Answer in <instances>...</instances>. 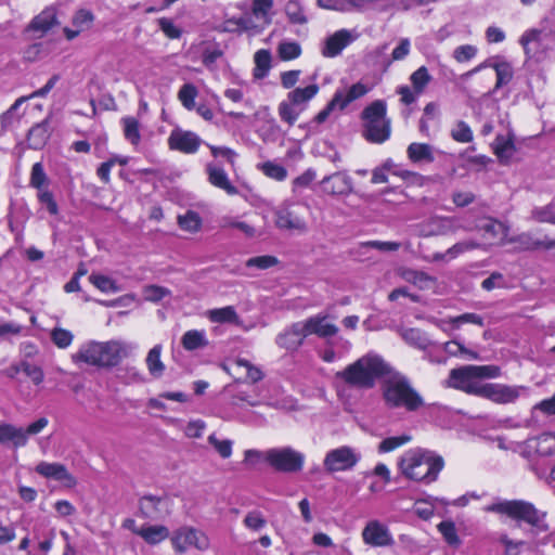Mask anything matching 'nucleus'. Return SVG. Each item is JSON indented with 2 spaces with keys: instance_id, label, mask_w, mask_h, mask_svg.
<instances>
[{
  "instance_id": "f257e3e1",
  "label": "nucleus",
  "mask_w": 555,
  "mask_h": 555,
  "mask_svg": "<svg viewBox=\"0 0 555 555\" xmlns=\"http://www.w3.org/2000/svg\"><path fill=\"white\" fill-rule=\"evenodd\" d=\"M389 372L390 365L380 356L370 352L338 371L335 377L349 388L367 390Z\"/></svg>"
},
{
  "instance_id": "f03ea898",
  "label": "nucleus",
  "mask_w": 555,
  "mask_h": 555,
  "mask_svg": "<svg viewBox=\"0 0 555 555\" xmlns=\"http://www.w3.org/2000/svg\"><path fill=\"white\" fill-rule=\"evenodd\" d=\"M443 466L440 455L421 448L405 451L398 462L399 470L406 479L427 485L437 480Z\"/></svg>"
},
{
  "instance_id": "7ed1b4c3",
  "label": "nucleus",
  "mask_w": 555,
  "mask_h": 555,
  "mask_svg": "<svg viewBox=\"0 0 555 555\" xmlns=\"http://www.w3.org/2000/svg\"><path fill=\"white\" fill-rule=\"evenodd\" d=\"M382 395L386 406L389 409H404L408 412H415L425 404L423 397L413 388L409 378L391 366L390 372L384 376Z\"/></svg>"
},
{
  "instance_id": "20e7f679",
  "label": "nucleus",
  "mask_w": 555,
  "mask_h": 555,
  "mask_svg": "<svg viewBox=\"0 0 555 555\" xmlns=\"http://www.w3.org/2000/svg\"><path fill=\"white\" fill-rule=\"evenodd\" d=\"M135 348L134 345L121 340L91 341L81 346L75 358L90 365L109 367L129 357Z\"/></svg>"
},
{
  "instance_id": "39448f33",
  "label": "nucleus",
  "mask_w": 555,
  "mask_h": 555,
  "mask_svg": "<svg viewBox=\"0 0 555 555\" xmlns=\"http://www.w3.org/2000/svg\"><path fill=\"white\" fill-rule=\"evenodd\" d=\"M501 370L495 365H464L453 369L449 375V386L469 395L481 397L485 384L482 378H496Z\"/></svg>"
},
{
  "instance_id": "423d86ee",
  "label": "nucleus",
  "mask_w": 555,
  "mask_h": 555,
  "mask_svg": "<svg viewBox=\"0 0 555 555\" xmlns=\"http://www.w3.org/2000/svg\"><path fill=\"white\" fill-rule=\"evenodd\" d=\"M364 138L372 143H383L390 137V121L386 118V103L376 100L362 112Z\"/></svg>"
},
{
  "instance_id": "0eeeda50",
  "label": "nucleus",
  "mask_w": 555,
  "mask_h": 555,
  "mask_svg": "<svg viewBox=\"0 0 555 555\" xmlns=\"http://www.w3.org/2000/svg\"><path fill=\"white\" fill-rule=\"evenodd\" d=\"M274 225L281 231L302 235L309 230L302 208L294 203H284L273 211Z\"/></svg>"
},
{
  "instance_id": "6e6552de",
  "label": "nucleus",
  "mask_w": 555,
  "mask_h": 555,
  "mask_svg": "<svg viewBox=\"0 0 555 555\" xmlns=\"http://www.w3.org/2000/svg\"><path fill=\"white\" fill-rule=\"evenodd\" d=\"M483 509L507 515L513 519L522 520L532 526L538 525L541 520V515L533 504L521 500L499 501L487 505Z\"/></svg>"
},
{
  "instance_id": "1a4fd4ad",
  "label": "nucleus",
  "mask_w": 555,
  "mask_h": 555,
  "mask_svg": "<svg viewBox=\"0 0 555 555\" xmlns=\"http://www.w3.org/2000/svg\"><path fill=\"white\" fill-rule=\"evenodd\" d=\"M267 463L276 472L298 473L302 469L305 455L291 448H272L267 450Z\"/></svg>"
},
{
  "instance_id": "9d476101",
  "label": "nucleus",
  "mask_w": 555,
  "mask_h": 555,
  "mask_svg": "<svg viewBox=\"0 0 555 555\" xmlns=\"http://www.w3.org/2000/svg\"><path fill=\"white\" fill-rule=\"evenodd\" d=\"M360 460L359 451L349 446H341L326 453L323 465L328 473L347 472L353 469Z\"/></svg>"
},
{
  "instance_id": "9b49d317",
  "label": "nucleus",
  "mask_w": 555,
  "mask_h": 555,
  "mask_svg": "<svg viewBox=\"0 0 555 555\" xmlns=\"http://www.w3.org/2000/svg\"><path fill=\"white\" fill-rule=\"evenodd\" d=\"M171 543L179 554L185 553L191 546L198 551H206L210 545L208 537L203 531L188 526L181 527L172 533Z\"/></svg>"
},
{
  "instance_id": "f8f14e48",
  "label": "nucleus",
  "mask_w": 555,
  "mask_h": 555,
  "mask_svg": "<svg viewBox=\"0 0 555 555\" xmlns=\"http://www.w3.org/2000/svg\"><path fill=\"white\" fill-rule=\"evenodd\" d=\"M57 80L59 76L54 75L39 90L33 92L28 96L18 98L14 102V104L0 116L1 132H7L15 129L18 126L22 118V116L17 113L18 107L29 99L46 96L53 89Z\"/></svg>"
},
{
  "instance_id": "ddd939ff",
  "label": "nucleus",
  "mask_w": 555,
  "mask_h": 555,
  "mask_svg": "<svg viewBox=\"0 0 555 555\" xmlns=\"http://www.w3.org/2000/svg\"><path fill=\"white\" fill-rule=\"evenodd\" d=\"M139 509L144 518L162 520L171 514L172 501L168 495H144L139 500Z\"/></svg>"
},
{
  "instance_id": "4468645a",
  "label": "nucleus",
  "mask_w": 555,
  "mask_h": 555,
  "mask_svg": "<svg viewBox=\"0 0 555 555\" xmlns=\"http://www.w3.org/2000/svg\"><path fill=\"white\" fill-rule=\"evenodd\" d=\"M461 229V220L455 217H433L418 225L420 235L424 237L448 235Z\"/></svg>"
},
{
  "instance_id": "2eb2a0df",
  "label": "nucleus",
  "mask_w": 555,
  "mask_h": 555,
  "mask_svg": "<svg viewBox=\"0 0 555 555\" xmlns=\"http://www.w3.org/2000/svg\"><path fill=\"white\" fill-rule=\"evenodd\" d=\"M521 390H525V387L489 383L485 384L481 397L499 404H507L515 402Z\"/></svg>"
},
{
  "instance_id": "dca6fc26",
  "label": "nucleus",
  "mask_w": 555,
  "mask_h": 555,
  "mask_svg": "<svg viewBox=\"0 0 555 555\" xmlns=\"http://www.w3.org/2000/svg\"><path fill=\"white\" fill-rule=\"evenodd\" d=\"M321 185L324 193L333 196H346L353 192V181L346 171L325 176Z\"/></svg>"
},
{
  "instance_id": "f3484780",
  "label": "nucleus",
  "mask_w": 555,
  "mask_h": 555,
  "mask_svg": "<svg viewBox=\"0 0 555 555\" xmlns=\"http://www.w3.org/2000/svg\"><path fill=\"white\" fill-rule=\"evenodd\" d=\"M362 539L365 544L374 547L390 546L393 538L389 529L378 520H370L362 530Z\"/></svg>"
},
{
  "instance_id": "a211bd4d",
  "label": "nucleus",
  "mask_w": 555,
  "mask_h": 555,
  "mask_svg": "<svg viewBox=\"0 0 555 555\" xmlns=\"http://www.w3.org/2000/svg\"><path fill=\"white\" fill-rule=\"evenodd\" d=\"M201 143L202 140L196 133L181 129L172 130L168 138L169 147L184 154L197 152Z\"/></svg>"
},
{
  "instance_id": "6ab92c4d",
  "label": "nucleus",
  "mask_w": 555,
  "mask_h": 555,
  "mask_svg": "<svg viewBox=\"0 0 555 555\" xmlns=\"http://www.w3.org/2000/svg\"><path fill=\"white\" fill-rule=\"evenodd\" d=\"M306 337V331L302 321H300L293 323L280 333L275 338V343L285 350L296 351L304 344Z\"/></svg>"
},
{
  "instance_id": "aec40b11",
  "label": "nucleus",
  "mask_w": 555,
  "mask_h": 555,
  "mask_svg": "<svg viewBox=\"0 0 555 555\" xmlns=\"http://www.w3.org/2000/svg\"><path fill=\"white\" fill-rule=\"evenodd\" d=\"M205 172H206L208 182L212 186L224 191L228 195L238 194V189L231 182L228 173L219 164H217V163L206 164Z\"/></svg>"
},
{
  "instance_id": "412c9836",
  "label": "nucleus",
  "mask_w": 555,
  "mask_h": 555,
  "mask_svg": "<svg viewBox=\"0 0 555 555\" xmlns=\"http://www.w3.org/2000/svg\"><path fill=\"white\" fill-rule=\"evenodd\" d=\"M357 35L348 29H340L331 35L322 49V54L325 57H335L340 52L357 39Z\"/></svg>"
},
{
  "instance_id": "4be33fe9",
  "label": "nucleus",
  "mask_w": 555,
  "mask_h": 555,
  "mask_svg": "<svg viewBox=\"0 0 555 555\" xmlns=\"http://www.w3.org/2000/svg\"><path fill=\"white\" fill-rule=\"evenodd\" d=\"M35 469L39 475L61 481L68 488L76 486L75 477L69 474L63 464L40 462Z\"/></svg>"
},
{
  "instance_id": "5701e85b",
  "label": "nucleus",
  "mask_w": 555,
  "mask_h": 555,
  "mask_svg": "<svg viewBox=\"0 0 555 555\" xmlns=\"http://www.w3.org/2000/svg\"><path fill=\"white\" fill-rule=\"evenodd\" d=\"M306 335H317L322 338L333 337L338 333V327L327 322V317L322 314H317L308 318L302 321Z\"/></svg>"
},
{
  "instance_id": "b1692460",
  "label": "nucleus",
  "mask_w": 555,
  "mask_h": 555,
  "mask_svg": "<svg viewBox=\"0 0 555 555\" xmlns=\"http://www.w3.org/2000/svg\"><path fill=\"white\" fill-rule=\"evenodd\" d=\"M399 275L405 282L415 285L417 288L422 291L430 289L435 287L437 283L436 278L427 274L424 271H418L410 268H401L399 270Z\"/></svg>"
},
{
  "instance_id": "393cba45",
  "label": "nucleus",
  "mask_w": 555,
  "mask_h": 555,
  "mask_svg": "<svg viewBox=\"0 0 555 555\" xmlns=\"http://www.w3.org/2000/svg\"><path fill=\"white\" fill-rule=\"evenodd\" d=\"M94 21L93 14L88 10H79L73 16L74 28L65 27L64 34L68 40H73L79 36L80 33L89 29Z\"/></svg>"
},
{
  "instance_id": "a878e982",
  "label": "nucleus",
  "mask_w": 555,
  "mask_h": 555,
  "mask_svg": "<svg viewBox=\"0 0 555 555\" xmlns=\"http://www.w3.org/2000/svg\"><path fill=\"white\" fill-rule=\"evenodd\" d=\"M0 443H12L14 448L26 446L27 437L24 428L8 423H0Z\"/></svg>"
},
{
  "instance_id": "bb28decb",
  "label": "nucleus",
  "mask_w": 555,
  "mask_h": 555,
  "mask_svg": "<svg viewBox=\"0 0 555 555\" xmlns=\"http://www.w3.org/2000/svg\"><path fill=\"white\" fill-rule=\"evenodd\" d=\"M511 243L518 244L525 250H535L540 248L552 249L555 248V241L545 238H535L531 233H520L509 240Z\"/></svg>"
},
{
  "instance_id": "cd10ccee",
  "label": "nucleus",
  "mask_w": 555,
  "mask_h": 555,
  "mask_svg": "<svg viewBox=\"0 0 555 555\" xmlns=\"http://www.w3.org/2000/svg\"><path fill=\"white\" fill-rule=\"evenodd\" d=\"M49 138L50 125L49 119L46 118L30 128L27 135V142L30 149L38 150L44 146Z\"/></svg>"
},
{
  "instance_id": "c85d7f7f",
  "label": "nucleus",
  "mask_w": 555,
  "mask_h": 555,
  "mask_svg": "<svg viewBox=\"0 0 555 555\" xmlns=\"http://www.w3.org/2000/svg\"><path fill=\"white\" fill-rule=\"evenodd\" d=\"M241 370H244L245 376L237 377L236 382L255 384L263 378V373L259 367L255 366L245 359H236L233 362L234 374H240Z\"/></svg>"
},
{
  "instance_id": "c756f323",
  "label": "nucleus",
  "mask_w": 555,
  "mask_h": 555,
  "mask_svg": "<svg viewBox=\"0 0 555 555\" xmlns=\"http://www.w3.org/2000/svg\"><path fill=\"white\" fill-rule=\"evenodd\" d=\"M488 66H492L496 73V85L495 88L499 89L504 85H507L513 78V69L512 66L507 62H498L494 64H490L488 62L481 63L474 69H472L467 75H473L478 73L482 68Z\"/></svg>"
},
{
  "instance_id": "7c9ffc66",
  "label": "nucleus",
  "mask_w": 555,
  "mask_h": 555,
  "mask_svg": "<svg viewBox=\"0 0 555 555\" xmlns=\"http://www.w3.org/2000/svg\"><path fill=\"white\" fill-rule=\"evenodd\" d=\"M57 24L56 10L53 7L44 9L38 14L30 24V28L34 31H38L41 35L49 31L53 26Z\"/></svg>"
},
{
  "instance_id": "2f4dec72",
  "label": "nucleus",
  "mask_w": 555,
  "mask_h": 555,
  "mask_svg": "<svg viewBox=\"0 0 555 555\" xmlns=\"http://www.w3.org/2000/svg\"><path fill=\"white\" fill-rule=\"evenodd\" d=\"M406 154L413 163H433L435 160L434 147L426 143H411L408 146Z\"/></svg>"
},
{
  "instance_id": "473e14b6",
  "label": "nucleus",
  "mask_w": 555,
  "mask_h": 555,
  "mask_svg": "<svg viewBox=\"0 0 555 555\" xmlns=\"http://www.w3.org/2000/svg\"><path fill=\"white\" fill-rule=\"evenodd\" d=\"M206 315L214 323H230L235 325H240L242 323L238 314L232 306L208 310Z\"/></svg>"
},
{
  "instance_id": "72a5a7b5",
  "label": "nucleus",
  "mask_w": 555,
  "mask_h": 555,
  "mask_svg": "<svg viewBox=\"0 0 555 555\" xmlns=\"http://www.w3.org/2000/svg\"><path fill=\"white\" fill-rule=\"evenodd\" d=\"M163 351L162 345H155L149 352L145 359V364L149 373L154 378H159L163 376L165 372V364L160 359V354Z\"/></svg>"
},
{
  "instance_id": "f704fd0d",
  "label": "nucleus",
  "mask_w": 555,
  "mask_h": 555,
  "mask_svg": "<svg viewBox=\"0 0 555 555\" xmlns=\"http://www.w3.org/2000/svg\"><path fill=\"white\" fill-rule=\"evenodd\" d=\"M319 92V86L313 83L305 88H296L287 94V99L299 108H306V104Z\"/></svg>"
},
{
  "instance_id": "c9c22d12",
  "label": "nucleus",
  "mask_w": 555,
  "mask_h": 555,
  "mask_svg": "<svg viewBox=\"0 0 555 555\" xmlns=\"http://www.w3.org/2000/svg\"><path fill=\"white\" fill-rule=\"evenodd\" d=\"M181 344L185 350L193 351L207 347L208 339L205 331L190 330L183 334Z\"/></svg>"
},
{
  "instance_id": "e433bc0d",
  "label": "nucleus",
  "mask_w": 555,
  "mask_h": 555,
  "mask_svg": "<svg viewBox=\"0 0 555 555\" xmlns=\"http://www.w3.org/2000/svg\"><path fill=\"white\" fill-rule=\"evenodd\" d=\"M369 92V88L361 83L352 85L346 92L337 90L334 95H340L339 98V109H344L351 102L364 96Z\"/></svg>"
},
{
  "instance_id": "4c0bfd02",
  "label": "nucleus",
  "mask_w": 555,
  "mask_h": 555,
  "mask_svg": "<svg viewBox=\"0 0 555 555\" xmlns=\"http://www.w3.org/2000/svg\"><path fill=\"white\" fill-rule=\"evenodd\" d=\"M220 227L222 229H236L248 238H253L255 236L260 235V233L257 231L255 227L245 221H240L238 219L231 216L222 217L220 219Z\"/></svg>"
},
{
  "instance_id": "58836bf2",
  "label": "nucleus",
  "mask_w": 555,
  "mask_h": 555,
  "mask_svg": "<svg viewBox=\"0 0 555 555\" xmlns=\"http://www.w3.org/2000/svg\"><path fill=\"white\" fill-rule=\"evenodd\" d=\"M400 335L406 344L414 348L425 350L430 346V340L421 330L403 328L400 331Z\"/></svg>"
},
{
  "instance_id": "ea45409f",
  "label": "nucleus",
  "mask_w": 555,
  "mask_h": 555,
  "mask_svg": "<svg viewBox=\"0 0 555 555\" xmlns=\"http://www.w3.org/2000/svg\"><path fill=\"white\" fill-rule=\"evenodd\" d=\"M139 535L149 544H157L169 537V530L165 526L142 527Z\"/></svg>"
},
{
  "instance_id": "a19ab883",
  "label": "nucleus",
  "mask_w": 555,
  "mask_h": 555,
  "mask_svg": "<svg viewBox=\"0 0 555 555\" xmlns=\"http://www.w3.org/2000/svg\"><path fill=\"white\" fill-rule=\"evenodd\" d=\"M538 454L542 456H551L555 454V435L544 433L532 440Z\"/></svg>"
},
{
  "instance_id": "79ce46f5",
  "label": "nucleus",
  "mask_w": 555,
  "mask_h": 555,
  "mask_svg": "<svg viewBox=\"0 0 555 555\" xmlns=\"http://www.w3.org/2000/svg\"><path fill=\"white\" fill-rule=\"evenodd\" d=\"M515 145L511 138L498 135L494 142V153L501 162L506 163L514 154Z\"/></svg>"
},
{
  "instance_id": "37998d69",
  "label": "nucleus",
  "mask_w": 555,
  "mask_h": 555,
  "mask_svg": "<svg viewBox=\"0 0 555 555\" xmlns=\"http://www.w3.org/2000/svg\"><path fill=\"white\" fill-rule=\"evenodd\" d=\"M273 0H253L251 13L256 20L269 25L272 21Z\"/></svg>"
},
{
  "instance_id": "c03bdc74",
  "label": "nucleus",
  "mask_w": 555,
  "mask_h": 555,
  "mask_svg": "<svg viewBox=\"0 0 555 555\" xmlns=\"http://www.w3.org/2000/svg\"><path fill=\"white\" fill-rule=\"evenodd\" d=\"M431 80L433 77L426 66H421L410 76L412 88L417 94H422Z\"/></svg>"
},
{
  "instance_id": "a18cd8bd",
  "label": "nucleus",
  "mask_w": 555,
  "mask_h": 555,
  "mask_svg": "<svg viewBox=\"0 0 555 555\" xmlns=\"http://www.w3.org/2000/svg\"><path fill=\"white\" fill-rule=\"evenodd\" d=\"M278 111L280 118L287 122L289 126H293L298 119L300 113L304 111V107L299 108L287 99V101L280 103Z\"/></svg>"
},
{
  "instance_id": "49530a36",
  "label": "nucleus",
  "mask_w": 555,
  "mask_h": 555,
  "mask_svg": "<svg viewBox=\"0 0 555 555\" xmlns=\"http://www.w3.org/2000/svg\"><path fill=\"white\" fill-rule=\"evenodd\" d=\"M125 138L133 145H138L141 140L140 124L132 116H126L121 119Z\"/></svg>"
},
{
  "instance_id": "de8ad7c7",
  "label": "nucleus",
  "mask_w": 555,
  "mask_h": 555,
  "mask_svg": "<svg viewBox=\"0 0 555 555\" xmlns=\"http://www.w3.org/2000/svg\"><path fill=\"white\" fill-rule=\"evenodd\" d=\"M89 282L103 293L120 292V286L113 279L103 274L92 273L89 276Z\"/></svg>"
},
{
  "instance_id": "09e8293b",
  "label": "nucleus",
  "mask_w": 555,
  "mask_h": 555,
  "mask_svg": "<svg viewBox=\"0 0 555 555\" xmlns=\"http://www.w3.org/2000/svg\"><path fill=\"white\" fill-rule=\"evenodd\" d=\"M480 229L492 240L503 242L508 233V228L500 221L489 219Z\"/></svg>"
},
{
  "instance_id": "8fccbe9b",
  "label": "nucleus",
  "mask_w": 555,
  "mask_h": 555,
  "mask_svg": "<svg viewBox=\"0 0 555 555\" xmlns=\"http://www.w3.org/2000/svg\"><path fill=\"white\" fill-rule=\"evenodd\" d=\"M438 531L443 537L444 541L453 547L461 544V539L457 535L455 524L452 520H443L437 526Z\"/></svg>"
},
{
  "instance_id": "3c124183",
  "label": "nucleus",
  "mask_w": 555,
  "mask_h": 555,
  "mask_svg": "<svg viewBox=\"0 0 555 555\" xmlns=\"http://www.w3.org/2000/svg\"><path fill=\"white\" fill-rule=\"evenodd\" d=\"M14 371L16 373L23 372L25 373L35 385H40L43 382L44 374L40 366L29 363L27 361H22L20 364L15 365Z\"/></svg>"
},
{
  "instance_id": "603ef678",
  "label": "nucleus",
  "mask_w": 555,
  "mask_h": 555,
  "mask_svg": "<svg viewBox=\"0 0 555 555\" xmlns=\"http://www.w3.org/2000/svg\"><path fill=\"white\" fill-rule=\"evenodd\" d=\"M180 228L188 232H197L202 225L199 215L193 210L186 211L184 215L178 217Z\"/></svg>"
},
{
  "instance_id": "864d4df0",
  "label": "nucleus",
  "mask_w": 555,
  "mask_h": 555,
  "mask_svg": "<svg viewBox=\"0 0 555 555\" xmlns=\"http://www.w3.org/2000/svg\"><path fill=\"white\" fill-rule=\"evenodd\" d=\"M285 14L289 22L293 24H306L308 21L305 15L302 5L296 0H289L286 3Z\"/></svg>"
},
{
  "instance_id": "5fc2aeb1",
  "label": "nucleus",
  "mask_w": 555,
  "mask_h": 555,
  "mask_svg": "<svg viewBox=\"0 0 555 555\" xmlns=\"http://www.w3.org/2000/svg\"><path fill=\"white\" fill-rule=\"evenodd\" d=\"M255 77L262 78L266 76L271 66V54L268 50H259L255 53Z\"/></svg>"
},
{
  "instance_id": "6e6d98bb",
  "label": "nucleus",
  "mask_w": 555,
  "mask_h": 555,
  "mask_svg": "<svg viewBox=\"0 0 555 555\" xmlns=\"http://www.w3.org/2000/svg\"><path fill=\"white\" fill-rule=\"evenodd\" d=\"M197 96V89L192 83H184L179 92L178 99L186 109H193L195 107V99Z\"/></svg>"
},
{
  "instance_id": "4d7b16f0",
  "label": "nucleus",
  "mask_w": 555,
  "mask_h": 555,
  "mask_svg": "<svg viewBox=\"0 0 555 555\" xmlns=\"http://www.w3.org/2000/svg\"><path fill=\"white\" fill-rule=\"evenodd\" d=\"M279 57L283 61L297 59L301 54L299 43L294 41H283L278 47Z\"/></svg>"
},
{
  "instance_id": "13d9d810",
  "label": "nucleus",
  "mask_w": 555,
  "mask_h": 555,
  "mask_svg": "<svg viewBox=\"0 0 555 555\" xmlns=\"http://www.w3.org/2000/svg\"><path fill=\"white\" fill-rule=\"evenodd\" d=\"M259 169L269 178L276 181H283L287 177V170L282 166L273 162H266L258 166Z\"/></svg>"
},
{
  "instance_id": "bf43d9fd",
  "label": "nucleus",
  "mask_w": 555,
  "mask_h": 555,
  "mask_svg": "<svg viewBox=\"0 0 555 555\" xmlns=\"http://www.w3.org/2000/svg\"><path fill=\"white\" fill-rule=\"evenodd\" d=\"M171 295V291L169 288L159 286V285H146L143 288V296L146 301L151 302H159L166 297Z\"/></svg>"
},
{
  "instance_id": "052dcab7",
  "label": "nucleus",
  "mask_w": 555,
  "mask_h": 555,
  "mask_svg": "<svg viewBox=\"0 0 555 555\" xmlns=\"http://www.w3.org/2000/svg\"><path fill=\"white\" fill-rule=\"evenodd\" d=\"M531 218L538 222L555 224V205L548 204L542 207H534L531 210Z\"/></svg>"
},
{
  "instance_id": "680f3d73",
  "label": "nucleus",
  "mask_w": 555,
  "mask_h": 555,
  "mask_svg": "<svg viewBox=\"0 0 555 555\" xmlns=\"http://www.w3.org/2000/svg\"><path fill=\"white\" fill-rule=\"evenodd\" d=\"M207 440L222 459H229L232 455V440H220L217 438L216 434L209 435Z\"/></svg>"
},
{
  "instance_id": "e2e57ef3",
  "label": "nucleus",
  "mask_w": 555,
  "mask_h": 555,
  "mask_svg": "<svg viewBox=\"0 0 555 555\" xmlns=\"http://www.w3.org/2000/svg\"><path fill=\"white\" fill-rule=\"evenodd\" d=\"M410 440H411V436H409V435L388 437L379 443L378 451L380 453L391 452V451L396 450L397 448L408 443Z\"/></svg>"
},
{
  "instance_id": "0e129e2a",
  "label": "nucleus",
  "mask_w": 555,
  "mask_h": 555,
  "mask_svg": "<svg viewBox=\"0 0 555 555\" xmlns=\"http://www.w3.org/2000/svg\"><path fill=\"white\" fill-rule=\"evenodd\" d=\"M453 140L460 143H468L473 140V132L470 127L464 121H457L451 130Z\"/></svg>"
},
{
  "instance_id": "69168bd1",
  "label": "nucleus",
  "mask_w": 555,
  "mask_h": 555,
  "mask_svg": "<svg viewBox=\"0 0 555 555\" xmlns=\"http://www.w3.org/2000/svg\"><path fill=\"white\" fill-rule=\"evenodd\" d=\"M73 334L64 328L55 327L51 332V339L59 348H67L73 341Z\"/></svg>"
},
{
  "instance_id": "338daca9",
  "label": "nucleus",
  "mask_w": 555,
  "mask_h": 555,
  "mask_svg": "<svg viewBox=\"0 0 555 555\" xmlns=\"http://www.w3.org/2000/svg\"><path fill=\"white\" fill-rule=\"evenodd\" d=\"M448 322L451 323L455 328H459L464 323H472L478 326H483L482 317L476 313H463L461 315L450 318Z\"/></svg>"
},
{
  "instance_id": "774afa93",
  "label": "nucleus",
  "mask_w": 555,
  "mask_h": 555,
  "mask_svg": "<svg viewBox=\"0 0 555 555\" xmlns=\"http://www.w3.org/2000/svg\"><path fill=\"white\" fill-rule=\"evenodd\" d=\"M278 263V259L273 256L264 255L249 258L246 261L247 267H255L260 270L271 268Z\"/></svg>"
}]
</instances>
